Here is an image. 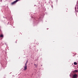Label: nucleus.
Instances as JSON below:
<instances>
[{
	"label": "nucleus",
	"mask_w": 78,
	"mask_h": 78,
	"mask_svg": "<svg viewBox=\"0 0 78 78\" xmlns=\"http://www.w3.org/2000/svg\"><path fill=\"white\" fill-rule=\"evenodd\" d=\"M17 2H18V1L17 0H16V1L12 2L11 4L12 5H14V4H15V3H16Z\"/></svg>",
	"instance_id": "obj_1"
},
{
	"label": "nucleus",
	"mask_w": 78,
	"mask_h": 78,
	"mask_svg": "<svg viewBox=\"0 0 78 78\" xmlns=\"http://www.w3.org/2000/svg\"><path fill=\"white\" fill-rule=\"evenodd\" d=\"M0 37H2V38H3V34L0 35Z\"/></svg>",
	"instance_id": "obj_5"
},
{
	"label": "nucleus",
	"mask_w": 78,
	"mask_h": 78,
	"mask_svg": "<svg viewBox=\"0 0 78 78\" xmlns=\"http://www.w3.org/2000/svg\"><path fill=\"white\" fill-rule=\"evenodd\" d=\"M34 65H35V67H37V65H36V64H34Z\"/></svg>",
	"instance_id": "obj_8"
},
{
	"label": "nucleus",
	"mask_w": 78,
	"mask_h": 78,
	"mask_svg": "<svg viewBox=\"0 0 78 78\" xmlns=\"http://www.w3.org/2000/svg\"><path fill=\"white\" fill-rule=\"evenodd\" d=\"M73 73H77L78 72V70H76L73 71Z\"/></svg>",
	"instance_id": "obj_4"
},
{
	"label": "nucleus",
	"mask_w": 78,
	"mask_h": 78,
	"mask_svg": "<svg viewBox=\"0 0 78 78\" xmlns=\"http://www.w3.org/2000/svg\"><path fill=\"white\" fill-rule=\"evenodd\" d=\"M77 11H78V7H77Z\"/></svg>",
	"instance_id": "obj_10"
},
{
	"label": "nucleus",
	"mask_w": 78,
	"mask_h": 78,
	"mask_svg": "<svg viewBox=\"0 0 78 78\" xmlns=\"http://www.w3.org/2000/svg\"><path fill=\"white\" fill-rule=\"evenodd\" d=\"M18 0V1H20V0Z\"/></svg>",
	"instance_id": "obj_12"
},
{
	"label": "nucleus",
	"mask_w": 78,
	"mask_h": 78,
	"mask_svg": "<svg viewBox=\"0 0 78 78\" xmlns=\"http://www.w3.org/2000/svg\"><path fill=\"white\" fill-rule=\"evenodd\" d=\"M73 78H77V77H78V75L76 74H75L73 75Z\"/></svg>",
	"instance_id": "obj_2"
},
{
	"label": "nucleus",
	"mask_w": 78,
	"mask_h": 78,
	"mask_svg": "<svg viewBox=\"0 0 78 78\" xmlns=\"http://www.w3.org/2000/svg\"><path fill=\"white\" fill-rule=\"evenodd\" d=\"M74 65H77V63H76V62H74Z\"/></svg>",
	"instance_id": "obj_6"
},
{
	"label": "nucleus",
	"mask_w": 78,
	"mask_h": 78,
	"mask_svg": "<svg viewBox=\"0 0 78 78\" xmlns=\"http://www.w3.org/2000/svg\"><path fill=\"white\" fill-rule=\"evenodd\" d=\"M27 62H28V60H27V62H26L25 63V65L26 66H26H27Z\"/></svg>",
	"instance_id": "obj_7"
},
{
	"label": "nucleus",
	"mask_w": 78,
	"mask_h": 78,
	"mask_svg": "<svg viewBox=\"0 0 78 78\" xmlns=\"http://www.w3.org/2000/svg\"><path fill=\"white\" fill-rule=\"evenodd\" d=\"M4 17V18H5V17Z\"/></svg>",
	"instance_id": "obj_13"
},
{
	"label": "nucleus",
	"mask_w": 78,
	"mask_h": 78,
	"mask_svg": "<svg viewBox=\"0 0 78 78\" xmlns=\"http://www.w3.org/2000/svg\"><path fill=\"white\" fill-rule=\"evenodd\" d=\"M75 9L76 11V7L75 8Z\"/></svg>",
	"instance_id": "obj_9"
},
{
	"label": "nucleus",
	"mask_w": 78,
	"mask_h": 78,
	"mask_svg": "<svg viewBox=\"0 0 78 78\" xmlns=\"http://www.w3.org/2000/svg\"><path fill=\"white\" fill-rule=\"evenodd\" d=\"M27 69V66L26 65H25V66H24V70H26Z\"/></svg>",
	"instance_id": "obj_3"
},
{
	"label": "nucleus",
	"mask_w": 78,
	"mask_h": 78,
	"mask_svg": "<svg viewBox=\"0 0 78 78\" xmlns=\"http://www.w3.org/2000/svg\"><path fill=\"white\" fill-rule=\"evenodd\" d=\"M51 7H52V8H53V5H51Z\"/></svg>",
	"instance_id": "obj_11"
}]
</instances>
